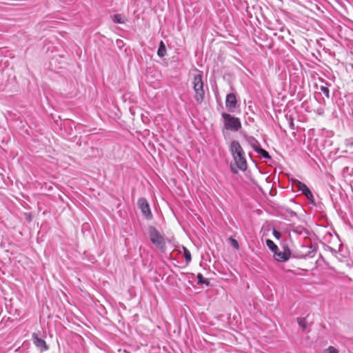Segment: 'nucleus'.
Here are the masks:
<instances>
[{
  "label": "nucleus",
  "mask_w": 353,
  "mask_h": 353,
  "mask_svg": "<svg viewBox=\"0 0 353 353\" xmlns=\"http://www.w3.org/2000/svg\"><path fill=\"white\" fill-rule=\"evenodd\" d=\"M230 151L237 168L241 170H245L247 169V162L245 157V152L239 141H232L230 144Z\"/></svg>",
  "instance_id": "f257e3e1"
},
{
  "label": "nucleus",
  "mask_w": 353,
  "mask_h": 353,
  "mask_svg": "<svg viewBox=\"0 0 353 353\" xmlns=\"http://www.w3.org/2000/svg\"><path fill=\"white\" fill-rule=\"evenodd\" d=\"M221 116L223 119V126L225 130L237 132L241 128V123L239 118L226 112H223Z\"/></svg>",
  "instance_id": "f03ea898"
},
{
  "label": "nucleus",
  "mask_w": 353,
  "mask_h": 353,
  "mask_svg": "<svg viewBox=\"0 0 353 353\" xmlns=\"http://www.w3.org/2000/svg\"><path fill=\"white\" fill-rule=\"evenodd\" d=\"M203 77L201 74H198L194 76L192 84L193 88L195 92V100L197 103H201L204 98V90H203Z\"/></svg>",
  "instance_id": "7ed1b4c3"
},
{
  "label": "nucleus",
  "mask_w": 353,
  "mask_h": 353,
  "mask_svg": "<svg viewBox=\"0 0 353 353\" xmlns=\"http://www.w3.org/2000/svg\"><path fill=\"white\" fill-rule=\"evenodd\" d=\"M148 233L151 242L159 249L163 250L165 248L164 237L153 226L148 228Z\"/></svg>",
  "instance_id": "20e7f679"
},
{
  "label": "nucleus",
  "mask_w": 353,
  "mask_h": 353,
  "mask_svg": "<svg viewBox=\"0 0 353 353\" xmlns=\"http://www.w3.org/2000/svg\"><path fill=\"white\" fill-rule=\"evenodd\" d=\"M137 203L142 213L148 219H150L152 217V213L148 201L145 198H140Z\"/></svg>",
  "instance_id": "39448f33"
},
{
  "label": "nucleus",
  "mask_w": 353,
  "mask_h": 353,
  "mask_svg": "<svg viewBox=\"0 0 353 353\" xmlns=\"http://www.w3.org/2000/svg\"><path fill=\"white\" fill-rule=\"evenodd\" d=\"M236 103L237 101L234 94L230 93L226 96L225 106L229 112H234L236 107Z\"/></svg>",
  "instance_id": "423d86ee"
},
{
  "label": "nucleus",
  "mask_w": 353,
  "mask_h": 353,
  "mask_svg": "<svg viewBox=\"0 0 353 353\" xmlns=\"http://www.w3.org/2000/svg\"><path fill=\"white\" fill-rule=\"evenodd\" d=\"M274 254V257L276 261L280 262H285L290 259L291 252L289 248H284L283 252H280L278 250Z\"/></svg>",
  "instance_id": "0eeeda50"
},
{
  "label": "nucleus",
  "mask_w": 353,
  "mask_h": 353,
  "mask_svg": "<svg viewBox=\"0 0 353 353\" xmlns=\"http://www.w3.org/2000/svg\"><path fill=\"white\" fill-rule=\"evenodd\" d=\"M32 341L34 344L37 348L40 350L41 352L46 351L48 349L46 341L43 339L39 338L37 333L32 334Z\"/></svg>",
  "instance_id": "6e6552de"
},
{
  "label": "nucleus",
  "mask_w": 353,
  "mask_h": 353,
  "mask_svg": "<svg viewBox=\"0 0 353 353\" xmlns=\"http://www.w3.org/2000/svg\"><path fill=\"white\" fill-rule=\"evenodd\" d=\"M296 188L302 192V193L308 199H312L313 198V195L311 192V191L310 190V189L307 188V186L299 181H296Z\"/></svg>",
  "instance_id": "1a4fd4ad"
},
{
  "label": "nucleus",
  "mask_w": 353,
  "mask_h": 353,
  "mask_svg": "<svg viewBox=\"0 0 353 353\" xmlns=\"http://www.w3.org/2000/svg\"><path fill=\"white\" fill-rule=\"evenodd\" d=\"M252 148L259 154H260L264 159H271L269 153L264 149H263L259 143L254 140V143L252 144Z\"/></svg>",
  "instance_id": "9d476101"
},
{
  "label": "nucleus",
  "mask_w": 353,
  "mask_h": 353,
  "mask_svg": "<svg viewBox=\"0 0 353 353\" xmlns=\"http://www.w3.org/2000/svg\"><path fill=\"white\" fill-rule=\"evenodd\" d=\"M157 54L160 57H163L166 54V48L163 41L159 43Z\"/></svg>",
  "instance_id": "9b49d317"
},
{
  "label": "nucleus",
  "mask_w": 353,
  "mask_h": 353,
  "mask_svg": "<svg viewBox=\"0 0 353 353\" xmlns=\"http://www.w3.org/2000/svg\"><path fill=\"white\" fill-rule=\"evenodd\" d=\"M266 245L270 250L274 252V253L279 249L277 245L270 239L266 240Z\"/></svg>",
  "instance_id": "f8f14e48"
},
{
  "label": "nucleus",
  "mask_w": 353,
  "mask_h": 353,
  "mask_svg": "<svg viewBox=\"0 0 353 353\" xmlns=\"http://www.w3.org/2000/svg\"><path fill=\"white\" fill-rule=\"evenodd\" d=\"M112 20L116 23H124L125 21V19L119 14H114Z\"/></svg>",
  "instance_id": "ddd939ff"
},
{
  "label": "nucleus",
  "mask_w": 353,
  "mask_h": 353,
  "mask_svg": "<svg viewBox=\"0 0 353 353\" xmlns=\"http://www.w3.org/2000/svg\"><path fill=\"white\" fill-rule=\"evenodd\" d=\"M297 323L303 330H305L307 326V322L305 318H297Z\"/></svg>",
  "instance_id": "4468645a"
},
{
  "label": "nucleus",
  "mask_w": 353,
  "mask_h": 353,
  "mask_svg": "<svg viewBox=\"0 0 353 353\" xmlns=\"http://www.w3.org/2000/svg\"><path fill=\"white\" fill-rule=\"evenodd\" d=\"M183 254H184V257L185 259L186 263H188L192 260L190 252L185 247H183Z\"/></svg>",
  "instance_id": "2eb2a0df"
},
{
  "label": "nucleus",
  "mask_w": 353,
  "mask_h": 353,
  "mask_svg": "<svg viewBox=\"0 0 353 353\" xmlns=\"http://www.w3.org/2000/svg\"><path fill=\"white\" fill-rule=\"evenodd\" d=\"M197 279H198V283L199 284H205L206 285H209V284H210V282L206 279H205L203 276V275L200 273L197 274Z\"/></svg>",
  "instance_id": "dca6fc26"
},
{
  "label": "nucleus",
  "mask_w": 353,
  "mask_h": 353,
  "mask_svg": "<svg viewBox=\"0 0 353 353\" xmlns=\"http://www.w3.org/2000/svg\"><path fill=\"white\" fill-rule=\"evenodd\" d=\"M229 241H230V242L231 245H232V246H233L236 250H239V243H238V241H237L236 239H233V238L230 237V238L229 239Z\"/></svg>",
  "instance_id": "f3484780"
},
{
  "label": "nucleus",
  "mask_w": 353,
  "mask_h": 353,
  "mask_svg": "<svg viewBox=\"0 0 353 353\" xmlns=\"http://www.w3.org/2000/svg\"><path fill=\"white\" fill-rule=\"evenodd\" d=\"M320 90L325 94L327 98L330 97V90L327 87L321 86Z\"/></svg>",
  "instance_id": "a211bd4d"
},
{
  "label": "nucleus",
  "mask_w": 353,
  "mask_h": 353,
  "mask_svg": "<svg viewBox=\"0 0 353 353\" xmlns=\"http://www.w3.org/2000/svg\"><path fill=\"white\" fill-rule=\"evenodd\" d=\"M325 353H339V352L335 347L330 346L325 350Z\"/></svg>",
  "instance_id": "6ab92c4d"
},
{
  "label": "nucleus",
  "mask_w": 353,
  "mask_h": 353,
  "mask_svg": "<svg viewBox=\"0 0 353 353\" xmlns=\"http://www.w3.org/2000/svg\"><path fill=\"white\" fill-rule=\"evenodd\" d=\"M273 234L277 239H280L281 237V233L276 230H273Z\"/></svg>",
  "instance_id": "aec40b11"
},
{
  "label": "nucleus",
  "mask_w": 353,
  "mask_h": 353,
  "mask_svg": "<svg viewBox=\"0 0 353 353\" xmlns=\"http://www.w3.org/2000/svg\"><path fill=\"white\" fill-rule=\"evenodd\" d=\"M289 124H290L291 129H294V124L293 122V119L292 118H290V119Z\"/></svg>",
  "instance_id": "412c9836"
},
{
  "label": "nucleus",
  "mask_w": 353,
  "mask_h": 353,
  "mask_svg": "<svg viewBox=\"0 0 353 353\" xmlns=\"http://www.w3.org/2000/svg\"><path fill=\"white\" fill-rule=\"evenodd\" d=\"M332 250L334 253H336V250H333V249H332Z\"/></svg>",
  "instance_id": "4be33fe9"
}]
</instances>
